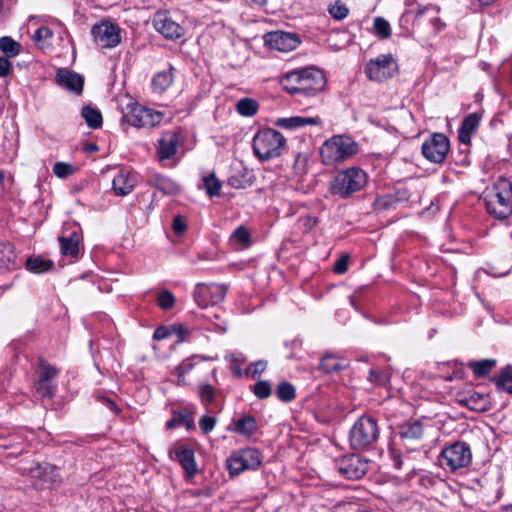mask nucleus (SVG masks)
<instances>
[{
	"mask_svg": "<svg viewBox=\"0 0 512 512\" xmlns=\"http://www.w3.org/2000/svg\"><path fill=\"white\" fill-rule=\"evenodd\" d=\"M282 88L291 95L312 97L321 92L326 84L323 72L315 67H305L286 73L280 80Z\"/></svg>",
	"mask_w": 512,
	"mask_h": 512,
	"instance_id": "nucleus-1",
	"label": "nucleus"
},
{
	"mask_svg": "<svg viewBox=\"0 0 512 512\" xmlns=\"http://www.w3.org/2000/svg\"><path fill=\"white\" fill-rule=\"evenodd\" d=\"M487 212L498 219H506L512 214V184L500 178L492 190L485 195Z\"/></svg>",
	"mask_w": 512,
	"mask_h": 512,
	"instance_id": "nucleus-2",
	"label": "nucleus"
},
{
	"mask_svg": "<svg viewBox=\"0 0 512 512\" xmlns=\"http://www.w3.org/2000/svg\"><path fill=\"white\" fill-rule=\"evenodd\" d=\"M358 152V144L348 135H335L326 140L320 154L325 165H335Z\"/></svg>",
	"mask_w": 512,
	"mask_h": 512,
	"instance_id": "nucleus-3",
	"label": "nucleus"
},
{
	"mask_svg": "<svg viewBox=\"0 0 512 512\" xmlns=\"http://www.w3.org/2000/svg\"><path fill=\"white\" fill-rule=\"evenodd\" d=\"M367 183V174L358 167H351L339 171L331 182L332 194L347 198L360 191Z\"/></svg>",
	"mask_w": 512,
	"mask_h": 512,
	"instance_id": "nucleus-4",
	"label": "nucleus"
},
{
	"mask_svg": "<svg viewBox=\"0 0 512 512\" xmlns=\"http://www.w3.org/2000/svg\"><path fill=\"white\" fill-rule=\"evenodd\" d=\"M170 114L169 112L167 120L163 121L166 116L165 112L146 108L138 103H129L126 110L123 111L122 119L127 125L135 128H152L162 122L165 125L169 124Z\"/></svg>",
	"mask_w": 512,
	"mask_h": 512,
	"instance_id": "nucleus-5",
	"label": "nucleus"
},
{
	"mask_svg": "<svg viewBox=\"0 0 512 512\" xmlns=\"http://www.w3.org/2000/svg\"><path fill=\"white\" fill-rule=\"evenodd\" d=\"M285 142L278 130H258L253 138V150L259 159L268 160L281 154Z\"/></svg>",
	"mask_w": 512,
	"mask_h": 512,
	"instance_id": "nucleus-6",
	"label": "nucleus"
},
{
	"mask_svg": "<svg viewBox=\"0 0 512 512\" xmlns=\"http://www.w3.org/2000/svg\"><path fill=\"white\" fill-rule=\"evenodd\" d=\"M379 429L375 419L360 417L350 431V445L354 450H363L372 446L378 439Z\"/></svg>",
	"mask_w": 512,
	"mask_h": 512,
	"instance_id": "nucleus-7",
	"label": "nucleus"
},
{
	"mask_svg": "<svg viewBox=\"0 0 512 512\" xmlns=\"http://www.w3.org/2000/svg\"><path fill=\"white\" fill-rule=\"evenodd\" d=\"M472 454L468 444L455 442L446 447L441 453V465L455 471L471 463Z\"/></svg>",
	"mask_w": 512,
	"mask_h": 512,
	"instance_id": "nucleus-8",
	"label": "nucleus"
},
{
	"mask_svg": "<svg viewBox=\"0 0 512 512\" xmlns=\"http://www.w3.org/2000/svg\"><path fill=\"white\" fill-rule=\"evenodd\" d=\"M397 70V63L393 56L391 54H382L367 63L365 74L371 81L382 82L393 77Z\"/></svg>",
	"mask_w": 512,
	"mask_h": 512,
	"instance_id": "nucleus-9",
	"label": "nucleus"
},
{
	"mask_svg": "<svg viewBox=\"0 0 512 512\" xmlns=\"http://www.w3.org/2000/svg\"><path fill=\"white\" fill-rule=\"evenodd\" d=\"M23 475H28L35 489L49 488L60 481V475L56 466L49 463L35 464L32 467L24 468Z\"/></svg>",
	"mask_w": 512,
	"mask_h": 512,
	"instance_id": "nucleus-10",
	"label": "nucleus"
},
{
	"mask_svg": "<svg viewBox=\"0 0 512 512\" xmlns=\"http://www.w3.org/2000/svg\"><path fill=\"white\" fill-rule=\"evenodd\" d=\"M450 148L448 137L439 132H435L427 138L422 144L423 156L432 163H442Z\"/></svg>",
	"mask_w": 512,
	"mask_h": 512,
	"instance_id": "nucleus-11",
	"label": "nucleus"
},
{
	"mask_svg": "<svg viewBox=\"0 0 512 512\" xmlns=\"http://www.w3.org/2000/svg\"><path fill=\"white\" fill-rule=\"evenodd\" d=\"M95 43L102 48H113L120 43V30L111 22H101L92 28Z\"/></svg>",
	"mask_w": 512,
	"mask_h": 512,
	"instance_id": "nucleus-12",
	"label": "nucleus"
},
{
	"mask_svg": "<svg viewBox=\"0 0 512 512\" xmlns=\"http://www.w3.org/2000/svg\"><path fill=\"white\" fill-rule=\"evenodd\" d=\"M153 26L166 39L176 40L184 35V28L174 21L167 11H158L154 14Z\"/></svg>",
	"mask_w": 512,
	"mask_h": 512,
	"instance_id": "nucleus-13",
	"label": "nucleus"
},
{
	"mask_svg": "<svg viewBox=\"0 0 512 512\" xmlns=\"http://www.w3.org/2000/svg\"><path fill=\"white\" fill-rule=\"evenodd\" d=\"M336 469L347 479H359L366 474L368 462L352 454L337 460Z\"/></svg>",
	"mask_w": 512,
	"mask_h": 512,
	"instance_id": "nucleus-14",
	"label": "nucleus"
},
{
	"mask_svg": "<svg viewBox=\"0 0 512 512\" xmlns=\"http://www.w3.org/2000/svg\"><path fill=\"white\" fill-rule=\"evenodd\" d=\"M264 40L271 49L281 52L292 51L300 44V39L297 34L284 31L266 33Z\"/></svg>",
	"mask_w": 512,
	"mask_h": 512,
	"instance_id": "nucleus-15",
	"label": "nucleus"
},
{
	"mask_svg": "<svg viewBox=\"0 0 512 512\" xmlns=\"http://www.w3.org/2000/svg\"><path fill=\"white\" fill-rule=\"evenodd\" d=\"M181 134L177 131H168L158 140L157 157L159 161L173 158L178 150Z\"/></svg>",
	"mask_w": 512,
	"mask_h": 512,
	"instance_id": "nucleus-16",
	"label": "nucleus"
},
{
	"mask_svg": "<svg viewBox=\"0 0 512 512\" xmlns=\"http://www.w3.org/2000/svg\"><path fill=\"white\" fill-rule=\"evenodd\" d=\"M56 82L59 86L76 94H80L83 90V77L67 69H59L57 71Z\"/></svg>",
	"mask_w": 512,
	"mask_h": 512,
	"instance_id": "nucleus-17",
	"label": "nucleus"
},
{
	"mask_svg": "<svg viewBox=\"0 0 512 512\" xmlns=\"http://www.w3.org/2000/svg\"><path fill=\"white\" fill-rule=\"evenodd\" d=\"M273 124L282 128H300L303 126H322L324 122L319 116H291L278 118Z\"/></svg>",
	"mask_w": 512,
	"mask_h": 512,
	"instance_id": "nucleus-18",
	"label": "nucleus"
},
{
	"mask_svg": "<svg viewBox=\"0 0 512 512\" xmlns=\"http://www.w3.org/2000/svg\"><path fill=\"white\" fill-rule=\"evenodd\" d=\"M174 453V459L179 462L188 477H193L198 472L193 449L180 446Z\"/></svg>",
	"mask_w": 512,
	"mask_h": 512,
	"instance_id": "nucleus-19",
	"label": "nucleus"
},
{
	"mask_svg": "<svg viewBox=\"0 0 512 512\" xmlns=\"http://www.w3.org/2000/svg\"><path fill=\"white\" fill-rule=\"evenodd\" d=\"M173 67H169L168 70H163L156 73L152 79V90L154 93H164L173 83L174 75L172 73Z\"/></svg>",
	"mask_w": 512,
	"mask_h": 512,
	"instance_id": "nucleus-20",
	"label": "nucleus"
},
{
	"mask_svg": "<svg viewBox=\"0 0 512 512\" xmlns=\"http://www.w3.org/2000/svg\"><path fill=\"white\" fill-rule=\"evenodd\" d=\"M134 185V179L124 171H120L113 179V190L119 196L128 195L133 190Z\"/></svg>",
	"mask_w": 512,
	"mask_h": 512,
	"instance_id": "nucleus-21",
	"label": "nucleus"
},
{
	"mask_svg": "<svg viewBox=\"0 0 512 512\" xmlns=\"http://www.w3.org/2000/svg\"><path fill=\"white\" fill-rule=\"evenodd\" d=\"M459 403L474 411H486L489 408L487 397L477 392H472L459 399Z\"/></svg>",
	"mask_w": 512,
	"mask_h": 512,
	"instance_id": "nucleus-22",
	"label": "nucleus"
},
{
	"mask_svg": "<svg viewBox=\"0 0 512 512\" xmlns=\"http://www.w3.org/2000/svg\"><path fill=\"white\" fill-rule=\"evenodd\" d=\"M80 238L76 232H72L68 236H60L59 242L63 255L77 257L79 253Z\"/></svg>",
	"mask_w": 512,
	"mask_h": 512,
	"instance_id": "nucleus-23",
	"label": "nucleus"
},
{
	"mask_svg": "<svg viewBox=\"0 0 512 512\" xmlns=\"http://www.w3.org/2000/svg\"><path fill=\"white\" fill-rule=\"evenodd\" d=\"M399 436L402 440H418L423 435V426L420 421L406 423L399 427Z\"/></svg>",
	"mask_w": 512,
	"mask_h": 512,
	"instance_id": "nucleus-24",
	"label": "nucleus"
},
{
	"mask_svg": "<svg viewBox=\"0 0 512 512\" xmlns=\"http://www.w3.org/2000/svg\"><path fill=\"white\" fill-rule=\"evenodd\" d=\"M16 254L10 243L0 244V271L10 270L15 265Z\"/></svg>",
	"mask_w": 512,
	"mask_h": 512,
	"instance_id": "nucleus-25",
	"label": "nucleus"
},
{
	"mask_svg": "<svg viewBox=\"0 0 512 512\" xmlns=\"http://www.w3.org/2000/svg\"><path fill=\"white\" fill-rule=\"evenodd\" d=\"M345 365L342 363V361L336 357L333 354L327 353L325 354L319 364V370L323 371L324 373H334L338 372L340 370L345 369Z\"/></svg>",
	"mask_w": 512,
	"mask_h": 512,
	"instance_id": "nucleus-26",
	"label": "nucleus"
},
{
	"mask_svg": "<svg viewBox=\"0 0 512 512\" xmlns=\"http://www.w3.org/2000/svg\"><path fill=\"white\" fill-rule=\"evenodd\" d=\"M152 185L164 194L174 195L179 192V186L170 178L156 174L153 176Z\"/></svg>",
	"mask_w": 512,
	"mask_h": 512,
	"instance_id": "nucleus-27",
	"label": "nucleus"
},
{
	"mask_svg": "<svg viewBox=\"0 0 512 512\" xmlns=\"http://www.w3.org/2000/svg\"><path fill=\"white\" fill-rule=\"evenodd\" d=\"M258 109V103L252 98H242L236 104V111L246 117L255 115Z\"/></svg>",
	"mask_w": 512,
	"mask_h": 512,
	"instance_id": "nucleus-28",
	"label": "nucleus"
},
{
	"mask_svg": "<svg viewBox=\"0 0 512 512\" xmlns=\"http://www.w3.org/2000/svg\"><path fill=\"white\" fill-rule=\"evenodd\" d=\"M26 267L33 273H43L53 267V261L44 260L40 257H30L26 260Z\"/></svg>",
	"mask_w": 512,
	"mask_h": 512,
	"instance_id": "nucleus-29",
	"label": "nucleus"
},
{
	"mask_svg": "<svg viewBox=\"0 0 512 512\" xmlns=\"http://www.w3.org/2000/svg\"><path fill=\"white\" fill-rule=\"evenodd\" d=\"M82 117L90 128H98L102 125V115L96 108L90 106L83 107Z\"/></svg>",
	"mask_w": 512,
	"mask_h": 512,
	"instance_id": "nucleus-30",
	"label": "nucleus"
},
{
	"mask_svg": "<svg viewBox=\"0 0 512 512\" xmlns=\"http://www.w3.org/2000/svg\"><path fill=\"white\" fill-rule=\"evenodd\" d=\"M247 469L255 470L261 464L260 453L255 449H245L239 452Z\"/></svg>",
	"mask_w": 512,
	"mask_h": 512,
	"instance_id": "nucleus-31",
	"label": "nucleus"
},
{
	"mask_svg": "<svg viewBox=\"0 0 512 512\" xmlns=\"http://www.w3.org/2000/svg\"><path fill=\"white\" fill-rule=\"evenodd\" d=\"M496 361L492 359H485L481 361L470 362L468 366L472 369L473 373L477 376L484 377L495 366Z\"/></svg>",
	"mask_w": 512,
	"mask_h": 512,
	"instance_id": "nucleus-32",
	"label": "nucleus"
},
{
	"mask_svg": "<svg viewBox=\"0 0 512 512\" xmlns=\"http://www.w3.org/2000/svg\"><path fill=\"white\" fill-rule=\"evenodd\" d=\"M499 391L507 390V383L512 382V366H505L497 377L491 379Z\"/></svg>",
	"mask_w": 512,
	"mask_h": 512,
	"instance_id": "nucleus-33",
	"label": "nucleus"
},
{
	"mask_svg": "<svg viewBox=\"0 0 512 512\" xmlns=\"http://www.w3.org/2000/svg\"><path fill=\"white\" fill-rule=\"evenodd\" d=\"M257 426L256 421L252 416H245L240 418L236 422V428L235 430L238 433L244 434V435H251L255 432Z\"/></svg>",
	"mask_w": 512,
	"mask_h": 512,
	"instance_id": "nucleus-34",
	"label": "nucleus"
},
{
	"mask_svg": "<svg viewBox=\"0 0 512 512\" xmlns=\"http://www.w3.org/2000/svg\"><path fill=\"white\" fill-rule=\"evenodd\" d=\"M0 50L8 57H14L20 51V44L12 38L4 36L0 38Z\"/></svg>",
	"mask_w": 512,
	"mask_h": 512,
	"instance_id": "nucleus-35",
	"label": "nucleus"
},
{
	"mask_svg": "<svg viewBox=\"0 0 512 512\" xmlns=\"http://www.w3.org/2000/svg\"><path fill=\"white\" fill-rule=\"evenodd\" d=\"M39 368H40V375L39 379L42 382H50L51 379H53L58 371L54 366H51L45 359L39 358Z\"/></svg>",
	"mask_w": 512,
	"mask_h": 512,
	"instance_id": "nucleus-36",
	"label": "nucleus"
},
{
	"mask_svg": "<svg viewBox=\"0 0 512 512\" xmlns=\"http://www.w3.org/2000/svg\"><path fill=\"white\" fill-rule=\"evenodd\" d=\"M277 397L284 402H289L295 398V388L288 382H282L276 390Z\"/></svg>",
	"mask_w": 512,
	"mask_h": 512,
	"instance_id": "nucleus-37",
	"label": "nucleus"
},
{
	"mask_svg": "<svg viewBox=\"0 0 512 512\" xmlns=\"http://www.w3.org/2000/svg\"><path fill=\"white\" fill-rule=\"evenodd\" d=\"M227 468L232 476L238 475L244 470H248L239 453L234 454L227 460Z\"/></svg>",
	"mask_w": 512,
	"mask_h": 512,
	"instance_id": "nucleus-38",
	"label": "nucleus"
},
{
	"mask_svg": "<svg viewBox=\"0 0 512 512\" xmlns=\"http://www.w3.org/2000/svg\"><path fill=\"white\" fill-rule=\"evenodd\" d=\"M328 11L330 15L337 20H342L346 18L349 12L347 6L340 0H337L333 4H331L329 6Z\"/></svg>",
	"mask_w": 512,
	"mask_h": 512,
	"instance_id": "nucleus-39",
	"label": "nucleus"
},
{
	"mask_svg": "<svg viewBox=\"0 0 512 512\" xmlns=\"http://www.w3.org/2000/svg\"><path fill=\"white\" fill-rule=\"evenodd\" d=\"M374 29L376 34L382 38H388L391 35V27L388 21L382 17H376L374 20Z\"/></svg>",
	"mask_w": 512,
	"mask_h": 512,
	"instance_id": "nucleus-40",
	"label": "nucleus"
},
{
	"mask_svg": "<svg viewBox=\"0 0 512 512\" xmlns=\"http://www.w3.org/2000/svg\"><path fill=\"white\" fill-rule=\"evenodd\" d=\"M227 293V287L225 285H213L209 286L208 294L210 296L209 303L217 304L222 301Z\"/></svg>",
	"mask_w": 512,
	"mask_h": 512,
	"instance_id": "nucleus-41",
	"label": "nucleus"
},
{
	"mask_svg": "<svg viewBox=\"0 0 512 512\" xmlns=\"http://www.w3.org/2000/svg\"><path fill=\"white\" fill-rule=\"evenodd\" d=\"M208 290L209 286H206L205 284L196 285L194 290V299L200 307H206L209 304V301H207V296L209 295Z\"/></svg>",
	"mask_w": 512,
	"mask_h": 512,
	"instance_id": "nucleus-42",
	"label": "nucleus"
},
{
	"mask_svg": "<svg viewBox=\"0 0 512 512\" xmlns=\"http://www.w3.org/2000/svg\"><path fill=\"white\" fill-rule=\"evenodd\" d=\"M182 424H184L187 429H191L193 427V421L189 416L175 413L174 417L167 422L166 427L167 429H173Z\"/></svg>",
	"mask_w": 512,
	"mask_h": 512,
	"instance_id": "nucleus-43",
	"label": "nucleus"
},
{
	"mask_svg": "<svg viewBox=\"0 0 512 512\" xmlns=\"http://www.w3.org/2000/svg\"><path fill=\"white\" fill-rule=\"evenodd\" d=\"M205 187L207 190V194L210 197L216 196L220 192L221 183L220 181L215 177L214 174H210L209 176L204 178Z\"/></svg>",
	"mask_w": 512,
	"mask_h": 512,
	"instance_id": "nucleus-44",
	"label": "nucleus"
},
{
	"mask_svg": "<svg viewBox=\"0 0 512 512\" xmlns=\"http://www.w3.org/2000/svg\"><path fill=\"white\" fill-rule=\"evenodd\" d=\"M53 172L59 178H67L75 172V168L65 162H56L53 167Z\"/></svg>",
	"mask_w": 512,
	"mask_h": 512,
	"instance_id": "nucleus-45",
	"label": "nucleus"
},
{
	"mask_svg": "<svg viewBox=\"0 0 512 512\" xmlns=\"http://www.w3.org/2000/svg\"><path fill=\"white\" fill-rule=\"evenodd\" d=\"M174 303L175 297L168 290L162 291L157 298V304L160 306V308L164 310L172 308L174 306Z\"/></svg>",
	"mask_w": 512,
	"mask_h": 512,
	"instance_id": "nucleus-46",
	"label": "nucleus"
},
{
	"mask_svg": "<svg viewBox=\"0 0 512 512\" xmlns=\"http://www.w3.org/2000/svg\"><path fill=\"white\" fill-rule=\"evenodd\" d=\"M254 394L259 399H266L271 395V387L267 381H258L253 387Z\"/></svg>",
	"mask_w": 512,
	"mask_h": 512,
	"instance_id": "nucleus-47",
	"label": "nucleus"
},
{
	"mask_svg": "<svg viewBox=\"0 0 512 512\" xmlns=\"http://www.w3.org/2000/svg\"><path fill=\"white\" fill-rule=\"evenodd\" d=\"M232 238L242 244L244 247H248L250 245V234L248 230L243 226L238 227L233 232Z\"/></svg>",
	"mask_w": 512,
	"mask_h": 512,
	"instance_id": "nucleus-48",
	"label": "nucleus"
},
{
	"mask_svg": "<svg viewBox=\"0 0 512 512\" xmlns=\"http://www.w3.org/2000/svg\"><path fill=\"white\" fill-rule=\"evenodd\" d=\"M35 388L37 393L42 397H52V386L49 382H42L41 380H37L35 382Z\"/></svg>",
	"mask_w": 512,
	"mask_h": 512,
	"instance_id": "nucleus-49",
	"label": "nucleus"
},
{
	"mask_svg": "<svg viewBox=\"0 0 512 512\" xmlns=\"http://www.w3.org/2000/svg\"><path fill=\"white\" fill-rule=\"evenodd\" d=\"M215 424H216V419L214 417L207 416V415H204L199 421V426H200L201 430L203 431V433H205V434L212 431L214 429Z\"/></svg>",
	"mask_w": 512,
	"mask_h": 512,
	"instance_id": "nucleus-50",
	"label": "nucleus"
},
{
	"mask_svg": "<svg viewBox=\"0 0 512 512\" xmlns=\"http://www.w3.org/2000/svg\"><path fill=\"white\" fill-rule=\"evenodd\" d=\"M53 33L50 28L46 26H41L38 28L33 36V39L36 42H44L52 37Z\"/></svg>",
	"mask_w": 512,
	"mask_h": 512,
	"instance_id": "nucleus-51",
	"label": "nucleus"
},
{
	"mask_svg": "<svg viewBox=\"0 0 512 512\" xmlns=\"http://www.w3.org/2000/svg\"><path fill=\"white\" fill-rule=\"evenodd\" d=\"M480 114L472 113L465 117L460 128H476L480 122Z\"/></svg>",
	"mask_w": 512,
	"mask_h": 512,
	"instance_id": "nucleus-52",
	"label": "nucleus"
},
{
	"mask_svg": "<svg viewBox=\"0 0 512 512\" xmlns=\"http://www.w3.org/2000/svg\"><path fill=\"white\" fill-rule=\"evenodd\" d=\"M186 228H187V223H186V220L184 217L178 215L173 219L172 229L176 234H178V235L183 234L185 232Z\"/></svg>",
	"mask_w": 512,
	"mask_h": 512,
	"instance_id": "nucleus-53",
	"label": "nucleus"
},
{
	"mask_svg": "<svg viewBox=\"0 0 512 512\" xmlns=\"http://www.w3.org/2000/svg\"><path fill=\"white\" fill-rule=\"evenodd\" d=\"M200 397L202 401H206L208 403L213 402L214 400V387L211 385H204L200 389Z\"/></svg>",
	"mask_w": 512,
	"mask_h": 512,
	"instance_id": "nucleus-54",
	"label": "nucleus"
},
{
	"mask_svg": "<svg viewBox=\"0 0 512 512\" xmlns=\"http://www.w3.org/2000/svg\"><path fill=\"white\" fill-rule=\"evenodd\" d=\"M348 260H349V256L347 254L340 257L336 261L333 271L337 274H342V273L346 272L347 267H348Z\"/></svg>",
	"mask_w": 512,
	"mask_h": 512,
	"instance_id": "nucleus-55",
	"label": "nucleus"
},
{
	"mask_svg": "<svg viewBox=\"0 0 512 512\" xmlns=\"http://www.w3.org/2000/svg\"><path fill=\"white\" fill-rule=\"evenodd\" d=\"M172 326L171 327H165V326H161V327H158L154 334H153V338L154 340H162V339H165V338H168L170 335H172Z\"/></svg>",
	"mask_w": 512,
	"mask_h": 512,
	"instance_id": "nucleus-56",
	"label": "nucleus"
},
{
	"mask_svg": "<svg viewBox=\"0 0 512 512\" xmlns=\"http://www.w3.org/2000/svg\"><path fill=\"white\" fill-rule=\"evenodd\" d=\"M172 334L177 335V342H182L186 339V335L188 334L187 329L183 325H173L172 326Z\"/></svg>",
	"mask_w": 512,
	"mask_h": 512,
	"instance_id": "nucleus-57",
	"label": "nucleus"
},
{
	"mask_svg": "<svg viewBox=\"0 0 512 512\" xmlns=\"http://www.w3.org/2000/svg\"><path fill=\"white\" fill-rule=\"evenodd\" d=\"M11 63L7 58L0 57V77H5L9 74Z\"/></svg>",
	"mask_w": 512,
	"mask_h": 512,
	"instance_id": "nucleus-58",
	"label": "nucleus"
},
{
	"mask_svg": "<svg viewBox=\"0 0 512 512\" xmlns=\"http://www.w3.org/2000/svg\"><path fill=\"white\" fill-rule=\"evenodd\" d=\"M266 368L265 361H258L252 365L251 376L256 378L259 376Z\"/></svg>",
	"mask_w": 512,
	"mask_h": 512,
	"instance_id": "nucleus-59",
	"label": "nucleus"
},
{
	"mask_svg": "<svg viewBox=\"0 0 512 512\" xmlns=\"http://www.w3.org/2000/svg\"><path fill=\"white\" fill-rule=\"evenodd\" d=\"M305 164H306V158L301 157V155H298L296 158V161H295V169L298 174L304 173Z\"/></svg>",
	"mask_w": 512,
	"mask_h": 512,
	"instance_id": "nucleus-60",
	"label": "nucleus"
},
{
	"mask_svg": "<svg viewBox=\"0 0 512 512\" xmlns=\"http://www.w3.org/2000/svg\"><path fill=\"white\" fill-rule=\"evenodd\" d=\"M193 365L188 362V361H184L182 362L177 368H176V371L177 373L179 374V376H183L184 374H186L190 369H192Z\"/></svg>",
	"mask_w": 512,
	"mask_h": 512,
	"instance_id": "nucleus-61",
	"label": "nucleus"
},
{
	"mask_svg": "<svg viewBox=\"0 0 512 512\" xmlns=\"http://www.w3.org/2000/svg\"><path fill=\"white\" fill-rule=\"evenodd\" d=\"M473 130H459V140L462 143H468L471 138V133Z\"/></svg>",
	"mask_w": 512,
	"mask_h": 512,
	"instance_id": "nucleus-62",
	"label": "nucleus"
},
{
	"mask_svg": "<svg viewBox=\"0 0 512 512\" xmlns=\"http://www.w3.org/2000/svg\"><path fill=\"white\" fill-rule=\"evenodd\" d=\"M316 223H317V218L307 217L305 219L304 226H305L306 230L308 231V230L312 229L316 225Z\"/></svg>",
	"mask_w": 512,
	"mask_h": 512,
	"instance_id": "nucleus-63",
	"label": "nucleus"
},
{
	"mask_svg": "<svg viewBox=\"0 0 512 512\" xmlns=\"http://www.w3.org/2000/svg\"><path fill=\"white\" fill-rule=\"evenodd\" d=\"M84 150L88 153H94L98 151V146L96 143H86L84 145Z\"/></svg>",
	"mask_w": 512,
	"mask_h": 512,
	"instance_id": "nucleus-64",
	"label": "nucleus"
}]
</instances>
